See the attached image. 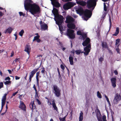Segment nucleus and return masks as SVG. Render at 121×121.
Returning <instances> with one entry per match:
<instances>
[{
	"mask_svg": "<svg viewBox=\"0 0 121 121\" xmlns=\"http://www.w3.org/2000/svg\"><path fill=\"white\" fill-rule=\"evenodd\" d=\"M32 2L31 0H25L24 6L26 10H29L32 14L34 15L40 12V8L39 6L35 4H32Z\"/></svg>",
	"mask_w": 121,
	"mask_h": 121,
	"instance_id": "nucleus-1",
	"label": "nucleus"
},
{
	"mask_svg": "<svg viewBox=\"0 0 121 121\" xmlns=\"http://www.w3.org/2000/svg\"><path fill=\"white\" fill-rule=\"evenodd\" d=\"M96 0H89L87 2V6L88 8L89 9L92 8L93 10L96 4Z\"/></svg>",
	"mask_w": 121,
	"mask_h": 121,
	"instance_id": "nucleus-2",
	"label": "nucleus"
},
{
	"mask_svg": "<svg viewBox=\"0 0 121 121\" xmlns=\"http://www.w3.org/2000/svg\"><path fill=\"white\" fill-rule=\"evenodd\" d=\"M92 11L88 9H86L85 11L83 17L85 20L87 21L91 17L92 15Z\"/></svg>",
	"mask_w": 121,
	"mask_h": 121,
	"instance_id": "nucleus-3",
	"label": "nucleus"
},
{
	"mask_svg": "<svg viewBox=\"0 0 121 121\" xmlns=\"http://www.w3.org/2000/svg\"><path fill=\"white\" fill-rule=\"evenodd\" d=\"M55 20L58 25L61 24L63 21V17L60 15L58 14L55 16Z\"/></svg>",
	"mask_w": 121,
	"mask_h": 121,
	"instance_id": "nucleus-4",
	"label": "nucleus"
},
{
	"mask_svg": "<svg viewBox=\"0 0 121 121\" xmlns=\"http://www.w3.org/2000/svg\"><path fill=\"white\" fill-rule=\"evenodd\" d=\"M53 87V90L54 91V93L56 96L59 97L61 95V90L56 85H54Z\"/></svg>",
	"mask_w": 121,
	"mask_h": 121,
	"instance_id": "nucleus-5",
	"label": "nucleus"
},
{
	"mask_svg": "<svg viewBox=\"0 0 121 121\" xmlns=\"http://www.w3.org/2000/svg\"><path fill=\"white\" fill-rule=\"evenodd\" d=\"M74 30L70 29H68L67 31V35L69 38L73 39L75 38V35L74 34Z\"/></svg>",
	"mask_w": 121,
	"mask_h": 121,
	"instance_id": "nucleus-6",
	"label": "nucleus"
},
{
	"mask_svg": "<svg viewBox=\"0 0 121 121\" xmlns=\"http://www.w3.org/2000/svg\"><path fill=\"white\" fill-rule=\"evenodd\" d=\"M75 4L72 2H69L65 4L63 6V8L65 10H67L73 7Z\"/></svg>",
	"mask_w": 121,
	"mask_h": 121,
	"instance_id": "nucleus-7",
	"label": "nucleus"
},
{
	"mask_svg": "<svg viewBox=\"0 0 121 121\" xmlns=\"http://www.w3.org/2000/svg\"><path fill=\"white\" fill-rule=\"evenodd\" d=\"M121 99V92L119 94L116 93L114 96L113 100L114 103L115 104H117Z\"/></svg>",
	"mask_w": 121,
	"mask_h": 121,
	"instance_id": "nucleus-8",
	"label": "nucleus"
},
{
	"mask_svg": "<svg viewBox=\"0 0 121 121\" xmlns=\"http://www.w3.org/2000/svg\"><path fill=\"white\" fill-rule=\"evenodd\" d=\"M74 21V19L71 16H67L66 17L65 22L68 24L69 23H73Z\"/></svg>",
	"mask_w": 121,
	"mask_h": 121,
	"instance_id": "nucleus-9",
	"label": "nucleus"
},
{
	"mask_svg": "<svg viewBox=\"0 0 121 121\" xmlns=\"http://www.w3.org/2000/svg\"><path fill=\"white\" fill-rule=\"evenodd\" d=\"M91 45L90 44H89L85 47L84 49V50L85 52H84V54L86 56L90 52L91 48Z\"/></svg>",
	"mask_w": 121,
	"mask_h": 121,
	"instance_id": "nucleus-10",
	"label": "nucleus"
},
{
	"mask_svg": "<svg viewBox=\"0 0 121 121\" xmlns=\"http://www.w3.org/2000/svg\"><path fill=\"white\" fill-rule=\"evenodd\" d=\"M20 104L19 107V108L23 110L26 111V107L23 102L21 100L20 101Z\"/></svg>",
	"mask_w": 121,
	"mask_h": 121,
	"instance_id": "nucleus-11",
	"label": "nucleus"
},
{
	"mask_svg": "<svg viewBox=\"0 0 121 121\" xmlns=\"http://www.w3.org/2000/svg\"><path fill=\"white\" fill-rule=\"evenodd\" d=\"M90 40L88 37L82 43V45L84 46H87L90 44Z\"/></svg>",
	"mask_w": 121,
	"mask_h": 121,
	"instance_id": "nucleus-12",
	"label": "nucleus"
},
{
	"mask_svg": "<svg viewBox=\"0 0 121 121\" xmlns=\"http://www.w3.org/2000/svg\"><path fill=\"white\" fill-rule=\"evenodd\" d=\"M7 95V94H5L4 96L3 97L2 99V102H1V106H2V109L3 107L5 104L6 103V96Z\"/></svg>",
	"mask_w": 121,
	"mask_h": 121,
	"instance_id": "nucleus-13",
	"label": "nucleus"
},
{
	"mask_svg": "<svg viewBox=\"0 0 121 121\" xmlns=\"http://www.w3.org/2000/svg\"><path fill=\"white\" fill-rule=\"evenodd\" d=\"M97 112H98V113H97L96 114V116L98 121H102L101 119L102 116L98 108L97 109Z\"/></svg>",
	"mask_w": 121,
	"mask_h": 121,
	"instance_id": "nucleus-14",
	"label": "nucleus"
},
{
	"mask_svg": "<svg viewBox=\"0 0 121 121\" xmlns=\"http://www.w3.org/2000/svg\"><path fill=\"white\" fill-rule=\"evenodd\" d=\"M111 81L112 86L113 88L116 86V79L115 78H112L111 79Z\"/></svg>",
	"mask_w": 121,
	"mask_h": 121,
	"instance_id": "nucleus-15",
	"label": "nucleus"
},
{
	"mask_svg": "<svg viewBox=\"0 0 121 121\" xmlns=\"http://www.w3.org/2000/svg\"><path fill=\"white\" fill-rule=\"evenodd\" d=\"M67 26L69 29H74L76 27L75 24L73 23L68 24Z\"/></svg>",
	"mask_w": 121,
	"mask_h": 121,
	"instance_id": "nucleus-16",
	"label": "nucleus"
},
{
	"mask_svg": "<svg viewBox=\"0 0 121 121\" xmlns=\"http://www.w3.org/2000/svg\"><path fill=\"white\" fill-rule=\"evenodd\" d=\"M76 12L78 14L80 15L83 14L84 12L83 9L82 7H80L78 9L76 10Z\"/></svg>",
	"mask_w": 121,
	"mask_h": 121,
	"instance_id": "nucleus-17",
	"label": "nucleus"
},
{
	"mask_svg": "<svg viewBox=\"0 0 121 121\" xmlns=\"http://www.w3.org/2000/svg\"><path fill=\"white\" fill-rule=\"evenodd\" d=\"M34 101H32L29 105L30 108L32 110L35 109L36 107L35 105L34 104Z\"/></svg>",
	"mask_w": 121,
	"mask_h": 121,
	"instance_id": "nucleus-18",
	"label": "nucleus"
},
{
	"mask_svg": "<svg viewBox=\"0 0 121 121\" xmlns=\"http://www.w3.org/2000/svg\"><path fill=\"white\" fill-rule=\"evenodd\" d=\"M30 50V46L28 45H26V46L24 51L26 52L28 54H29Z\"/></svg>",
	"mask_w": 121,
	"mask_h": 121,
	"instance_id": "nucleus-19",
	"label": "nucleus"
},
{
	"mask_svg": "<svg viewBox=\"0 0 121 121\" xmlns=\"http://www.w3.org/2000/svg\"><path fill=\"white\" fill-rule=\"evenodd\" d=\"M101 45L102 49H103L104 48L108 49V46L107 43L106 42H103L101 43Z\"/></svg>",
	"mask_w": 121,
	"mask_h": 121,
	"instance_id": "nucleus-20",
	"label": "nucleus"
},
{
	"mask_svg": "<svg viewBox=\"0 0 121 121\" xmlns=\"http://www.w3.org/2000/svg\"><path fill=\"white\" fill-rule=\"evenodd\" d=\"M13 30V29L11 27H9L4 31V33L5 34L9 33L10 34L11 33Z\"/></svg>",
	"mask_w": 121,
	"mask_h": 121,
	"instance_id": "nucleus-21",
	"label": "nucleus"
},
{
	"mask_svg": "<svg viewBox=\"0 0 121 121\" xmlns=\"http://www.w3.org/2000/svg\"><path fill=\"white\" fill-rule=\"evenodd\" d=\"M41 28L42 29L44 30H46L48 29V25L44 22H43V24L40 25Z\"/></svg>",
	"mask_w": 121,
	"mask_h": 121,
	"instance_id": "nucleus-22",
	"label": "nucleus"
},
{
	"mask_svg": "<svg viewBox=\"0 0 121 121\" xmlns=\"http://www.w3.org/2000/svg\"><path fill=\"white\" fill-rule=\"evenodd\" d=\"M52 4L53 6L56 7H59L60 6V4L57 1H54L53 2H52Z\"/></svg>",
	"mask_w": 121,
	"mask_h": 121,
	"instance_id": "nucleus-23",
	"label": "nucleus"
},
{
	"mask_svg": "<svg viewBox=\"0 0 121 121\" xmlns=\"http://www.w3.org/2000/svg\"><path fill=\"white\" fill-rule=\"evenodd\" d=\"M52 102V107L54 108V110H56L57 112L58 111V109L56 105L55 100L54 99L53 100Z\"/></svg>",
	"mask_w": 121,
	"mask_h": 121,
	"instance_id": "nucleus-24",
	"label": "nucleus"
},
{
	"mask_svg": "<svg viewBox=\"0 0 121 121\" xmlns=\"http://www.w3.org/2000/svg\"><path fill=\"white\" fill-rule=\"evenodd\" d=\"M39 68L34 69L30 73V76L33 77L34 75L36 73L38 70Z\"/></svg>",
	"mask_w": 121,
	"mask_h": 121,
	"instance_id": "nucleus-25",
	"label": "nucleus"
},
{
	"mask_svg": "<svg viewBox=\"0 0 121 121\" xmlns=\"http://www.w3.org/2000/svg\"><path fill=\"white\" fill-rule=\"evenodd\" d=\"M109 2H108V3H104V10L105 11H106L107 10V8H108V7L109 4Z\"/></svg>",
	"mask_w": 121,
	"mask_h": 121,
	"instance_id": "nucleus-26",
	"label": "nucleus"
},
{
	"mask_svg": "<svg viewBox=\"0 0 121 121\" xmlns=\"http://www.w3.org/2000/svg\"><path fill=\"white\" fill-rule=\"evenodd\" d=\"M71 55H70L69 58V61L70 64L71 65H73V57L71 56Z\"/></svg>",
	"mask_w": 121,
	"mask_h": 121,
	"instance_id": "nucleus-27",
	"label": "nucleus"
},
{
	"mask_svg": "<svg viewBox=\"0 0 121 121\" xmlns=\"http://www.w3.org/2000/svg\"><path fill=\"white\" fill-rule=\"evenodd\" d=\"M77 3L79 5L82 6H85L86 5V3L85 2L83 1H78Z\"/></svg>",
	"mask_w": 121,
	"mask_h": 121,
	"instance_id": "nucleus-28",
	"label": "nucleus"
},
{
	"mask_svg": "<svg viewBox=\"0 0 121 121\" xmlns=\"http://www.w3.org/2000/svg\"><path fill=\"white\" fill-rule=\"evenodd\" d=\"M119 32V27H117L116 28V30L114 34L113 35V36H117Z\"/></svg>",
	"mask_w": 121,
	"mask_h": 121,
	"instance_id": "nucleus-29",
	"label": "nucleus"
},
{
	"mask_svg": "<svg viewBox=\"0 0 121 121\" xmlns=\"http://www.w3.org/2000/svg\"><path fill=\"white\" fill-rule=\"evenodd\" d=\"M52 12L54 15L55 17L56 16V15H57L58 13V10L56 9H54V10L53 11H52Z\"/></svg>",
	"mask_w": 121,
	"mask_h": 121,
	"instance_id": "nucleus-30",
	"label": "nucleus"
},
{
	"mask_svg": "<svg viewBox=\"0 0 121 121\" xmlns=\"http://www.w3.org/2000/svg\"><path fill=\"white\" fill-rule=\"evenodd\" d=\"M83 113L82 112H81L80 114V116L79 118V121H82L83 119Z\"/></svg>",
	"mask_w": 121,
	"mask_h": 121,
	"instance_id": "nucleus-31",
	"label": "nucleus"
},
{
	"mask_svg": "<svg viewBox=\"0 0 121 121\" xmlns=\"http://www.w3.org/2000/svg\"><path fill=\"white\" fill-rule=\"evenodd\" d=\"M24 32V31L23 30H22L19 33V35L20 36H22Z\"/></svg>",
	"mask_w": 121,
	"mask_h": 121,
	"instance_id": "nucleus-32",
	"label": "nucleus"
},
{
	"mask_svg": "<svg viewBox=\"0 0 121 121\" xmlns=\"http://www.w3.org/2000/svg\"><path fill=\"white\" fill-rule=\"evenodd\" d=\"M75 52L77 55H78L80 54L81 52V51L80 50H76Z\"/></svg>",
	"mask_w": 121,
	"mask_h": 121,
	"instance_id": "nucleus-33",
	"label": "nucleus"
},
{
	"mask_svg": "<svg viewBox=\"0 0 121 121\" xmlns=\"http://www.w3.org/2000/svg\"><path fill=\"white\" fill-rule=\"evenodd\" d=\"M40 36L39 35H38L35 37L34 38V39L33 40V41H34L35 40H37L39 38Z\"/></svg>",
	"mask_w": 121,
	"mask_h": 121,
	"instance_id": "nucleus-34",
	"label": "nucleus"
},
{
	"mask_svg": "<svg viewBox=\"0 0 121 121\" xmlns=\"http://www.w3.org/2000/svg\"><path fill=\"white\" fill-rule=\"evenodd\" d=\"M82 36L83 39L84 40L87 37V35L86 34H82L81 35Z\"/></svg>",
	"mask_w": 121,
	"mask_h": 121,
	"instance_id": "nucleus-35",
	"label": "nucleus"
},
{
	"mask_svg": "<svg viewBox=\"0 0 121 121\" xmlns=\"http://www.w3.org/2000/svg\"><path fill=\"white\" fill-rule=\"evenodd\" d=\"M97 96L99 98H102V96L101 95L100 93L99 92V91H98L97 92Z\"/></svg>",
	"mask_w": 121,
	"mask_h": 121,
	"instance_id": "nucleus-36",
	"label": "nucleus"
},
{
	"mask_svg": "<svg viewBox=\"0 0 121 121\" xmlns=\"http://www.w3.org/2000/svg\"><path fill=\"white\" fill-rule=\"evenodd\" d=\"M11 81H6L4 82V84H5L6 85H8L9 84H11Z\"/></svg>",
	"mask_w": 121,
	"mask_h": 121,
	"instance_id": "nucleus-37",
	"label": "nucleus"
},
{
	"mask_svg": "<svg viewBox=\"0 0 121 121\" xmlns=\"http://www.w3.org/2000/svg\"><path fill=\"white\" fill-rule=\"evenodd\" d=\"M104 57L103 56V57L101 56L99 59V61L101 63H102L104 60Z\"/></svg>",
	"mask_w": 121,
	"mask_h": 121,
	"instance_id": "nucleus-38",
	"label": "nucleus"
},
{
	"mask_svg": "<svg viewBox=\"0 0 121 121\" xmlns=\"http://www.w3.org/2000/svg\"><path fill=\"white\" fill-rule=\"evenodd\" d=\"M59 26V29L60 30H63V28L62 26L61 25V24H60L59 25H58Z\"/></svg>",
	"mask_w": 121,
	"mask_h": 121,
	"instance_id": "nucleus-39",
	"label": "nucleus"
},
{
	"mask_svg": "<svg viewBox=\"0 0 121 121\" xmlns=\"http://www.w3.org/2000/svg\"><path fill=\"white\" fill-rule=\"evenodd\" d=\"M45 72L46 73V71H45V68L43 67L42 69V70L41 71V72L44 75V74H45Z\"/></svg>",
	"mask_w": 121,
	"mask_h": 121,
	"instance_id": "nucleus-40",
	"label": "nucleus"
},
{
	"mask_svg": "<svg viewBox=\"0 0 121 121\" xmlns=\"http://www.w3.org/2000/svg\"><path fill=\"white\" fill-rule=\"evenodd\" d=\"M109 21L110 22V29L111 27V26L112 25V22H111V18L110 16L109 15Z\"/></svg>",
	"mask_w": 121,
	"mask_h": 121,
	"instance_id": "nucleus-41",
	"label": "nucleus"
},
{
	"mask_svg": "<svg viewBox=\"0 0 121 121\" xmlns=\"http://www.w3.org/2000/svg\"><path fill=\"white\" fill-rule=\"evenodd\" d=\"M19 14L20 16H23V17H24L25 15V14L24 13H23L22 12H19Z\"/></svg>",
	"mask_w": 121,
	"mask_h": 121,
	"instance_id": "nucleus-42",
	"label": "nucleus"
},
{
	"mask_svg": "<svg viewBox=\"0 0 121 121\" xmlns=\"http://www.w3.org/2000/svg\"><path fill=\"white\" fill-rule=\"evenodd\" d=\"M59 119L60 121H65V117H64L63 118H62L61 117L59 118Z\"/></svg>",
	"mask_w": 121,
	"mask_h": 121,
	"instance_id": "nucleus-43",
	"label": "nucleus"
},
{
	"mask_svg": "<svg viewBox=\"0 0 121 121\" xmlns=\"http://www.w3.org/2000/svg\"><path fill=\"white\" fill-rule=\"evenodd\" d=\"M102 120L103 121H107L106 120V117L105 115H104L103 116Z\"/></svg>",
	"mask_w": 121,
	"mask_h": 121,
	"instance_id": "nucleus-44",
	"label": "nucleus"
},
{
	"mask_svg": "<svg viewBox=\"0 0 121 121\" xmlns=\"http://www.w3.org/2000/svg\"><path fill=\"white\" fill-rule=\"evenodd\" d=\"M77 34L78 35H82L81 32L80 31H78L77 32Z\"/></svg>",
	"mask_w": 121,
	"mask_h": 121,
	"instance_id": "nucleus-45",
	"label": "nucleus"
},
{
	"mask_svg": "<svg viewBox=\"0 0 121 121\" xmlns=\"http://www.w3.org/2000/svg\"><path fill=\"white\" fill-rule=\"evenodd\" d=\"M58 77L59 81H61L62 80V77L61 76V75H58Z\"/></svg>",
	"mask_w": 121,
	"mask_h": 121,
	"instance_id": "nucleus-46",
	"label": "nucleus"
},
{
	"mask_svg": "<svg viewBox=\"0 0 121 121\" xmlns=\"http://www.w3.org/2000/svg\"><path fill=\"white\" fill-rule=\"evenodd\" d=\"M116 42L115 43L116 45H117L120 41V39H118L116 40Z\"/></svg>",
	"mask_w": 121,
	"mask_h": 121,
	"instance_id": "nucleus-47",
	"label": "nucleus"
},
{
	"mask_svg": "<svg viewBox=\"0 0 121 121\" xmlns=\"http://www.w3.org/2000/svg\"><path fill=\"white\" fill-rule=\"evenodd\" d=\"M3 82H0V89L3 87Z\"/></svg>",
	"mask_w": 121,
	"mask_h": 121,
	"instance_id": "nucleus-48",
	"label": "nucleus"
},
{
	"mask_svg": "<svg viewBox=\"0 0 121 121\" xmlns=\"http://www.w3.org/2000/svg\"><path fill=\"white\" fill-rule=\"evenodd\" d=\"M107 49L108 50V51L109 52V53H110L112 54L113 53L112 52V51L110 49L109 47H108V49Z\"/></svg>",
	"mask_w": 121,
	"mask_h": 121,
	"instance_id": "nucleus-49",
	"label": "nucleus"
},
{
	"mask_svg": "<svg viewBox=\"0 0 121 121\" xmlns=\"http://www.w3.org/2000/svg\"><path fill=\"white\" fill-rule=\"evenodd\" d=\"M36 100L39 105H40L41 104V102L39 99H37Z\"/></svg>",
	"mask_w": 121,
	"mask_h": 121,
	"instance_id": "nucleus-50",
	"label": "nucleus"
},
{
	"mask_svg": "<svg viewBox=\"0 0 121 121\" xmlns=\"http://www.w3.org/2000/svg\"><path fill=\"white\" fill-rule=\"evenodd\" d=\"M105 98H106V100L107 101V102L109 103H110V102L109 100V99L108 98V97H107V96H106V95H105Z\"/></svg>",
	"mask_w": 121,
	"mask_h": 121,
	"instance_id": "nucleus-51",
	"label": "nucleus"
},
{
	"mask_svg": "<svg viewBox=\"0 0 121 121\" xmlns=\"http://www.w3.org/2000/svg\"><path fill=\"white\" fill-rule=\"evenodd\" d=\"M60 67L63 70H64L65 69V67L62 64L60 65Z\"/></svg>",
	"mask_w": 121,
	"mask_h": 121,
	"instance_id": "nucleus-52",
	"label": "nucleus"
},
{
	"mask_svg": "<svg viewBox=\"0 0 121 121\" xmlns=\"http://www.w3.org/2000/svg\"><path fill=\"white\" fill-rule=\"evenodd\" d=\"M11 79L9 77H8L6 78L5 79V81L7 80H10Z\"/></svg>",
	"mask_w": 121,
	"mask_h": 121,
	"instance_id": "nucleus-53",
	"label": "nucleus"
},
{
	"mask_svg": "<svg viewBox=\"0 0 121 121\" xmlns=\"http://www.w3.org/2000/svg\"><path fill=\"white\" fill-rule=\"evenodd\" d=\"M33 87V88L35 90V91H37V89H36V87L35 86V84H34V85Z\"/></svg>",
	"mask_w": 121,
	"mask_h": 121,
	"instance_id": "nucleus-54",
	"label": "nucleus"
},
{
	"mask_svg": "<svg viewBox=\"0 0 121 121\" xmlns=\"http://www.w3.org/2000/svg\"><path fill=\"white\" fill-rule=\"evenodd\" d=\"M114 73L115 75H117L118 74V72L116 70H115L114 71Z\"/></svg>",
	"mask_w": 121,
	"mask_h": 121,
	"instance_id": "nucleus-55",
	"label": "nucleus"
},
{
	"mask_svg": "<svg viewBox=\"0 0 121 121\" xmlns=\"http://www.w3.org/2000/svg\"><path fill=\"white\" fill-rule=\"evenodd\" d=\"M75 51L74 49H73V50L71 51V54L73 53V55H74V52Z\"/></svg>",
	"mask_w": 121,
	"mask_h": 121,
	"instance_id": "nucleus-56",
	"label": "nucleus"
},
{
	"mask_svg": "<svg viewBox=\"0 0 121 121\" xmlns=\"http://www.w3.org/2000/svg\"><path fill=\"white\" fill-rule=\"evenodd\" d=\"M15 79L16 80L19 79L20 78V77L17 76H15Z\"/></svg>",
	"mask_w": 121,
	"mask_h": 121,
	"instance_id": "nucleus-57",
	"label": "nucleus"
},
{
	"mask_svg": "<svg viewBox=\"0 0 121 121\" xmlns=\"http://www.w3.org/2000/svg\"><path fill=\"white\" fill-rule=\"evenodd\" d=\"M19 58H16L14 60L15 62H16L18 61H19Z\"/></svg>",
	"mask_w": 121,
	"mask_h": 121,
	"instance_id": "nucleus-58",
	"label": "nucleus"
},
{
	"mask_svg": "<svg viewBox=\"0 0 121 121\" xmlns=\"http://www.w3.org/2000/svg\"><path fill=\"white\" fill-rule=\"evenodd\" d=\"M40 73V71L37 72L36 73V76H39Z\"/></svg>",
	"mask_w": 121,
	"mask_h": 121,
	"instance_id": "nucleus-59",
	"label": "nucleus"
},
{
	"mask_svg": "<svg viewBox=\"0 0 121 121\" xmlns=\"http://www.w3.org/2000/svg\"><path fill=\"white\" fill-rule=\"evenodd\" d=\"M59 43L60 46L61 48H63V45L60 42H59Z\"/></svg>",
	"mask_w": 121,
	"mask_h": 121,
	"instance_id": "nucleus-60",
	"label": "nucleus"
},
{
	"mask_svg": "<svg viewBox=\"0 0 121 121\" xmlns=\"http://www.w3.org/2000/svg\"><path fill=\"white\" fill-rule=\"evenodd\" d=\"M4 15V13L1 12H0V17H2Z\"/></svg>",
	"mask_w": 121,
	"mask_h": 121,
	"instance_id": "nucleus-61",
	"label": "nucleus"
},
{
	"mask_svg": "<svg viewBox=\"0 0 121 121\" xmlns=\"http://www.w3.org/2000/svg\"><path fill=\"white\" fill-rule=\"evenodd\" d=\"M17 93H18V92L17 91V92H15L14 93H13V94L12 96H14Z\"/></svg>",
	"mask_w": 121,
	"mask_h": 121,
	"instance_id": "nucleus-62",
	"label": "nucleus"
},
{
	"mask_svg": "<svg viewBox=\"0 0 121 121\" xmlns=\"http://www.w3.org/2000/svg\"><path fill=\"white\" fill-rule=\"evenodd\" d=\"M39 76H36V78L37 81H39Z\"/></svg>",
	"mask_w": 121,
	"mask_h": 121,
	"instance_id": "nucleus-63",
	"label": "nucleus"
},
{
	"mask_svg": "<svg viewBox=\"0 0 121 121\" xmlns=\"http://www.w3.org/2000/svg\"><path fill=\"white\" fill-rule=\"evenodd\" d=\"M37 41L38 43H39L41 41V40L39 38L37 40H36Z\"/></svg>",
	"mask_w": 121,
	"mask_h": 121,
	"instance_id": "nucleus-64",
	"label": "nucleus"
}]
</instances>
